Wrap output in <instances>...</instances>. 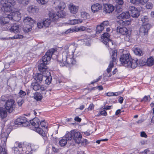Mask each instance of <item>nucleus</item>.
I'll list each match as a JSON object with an SVG mask.
<instances>
[{"instance_id":"5701e85b","label":"nucleus","mask_w":154,"mask_h":154,"mask_svg":"<svg viewBox=\"0 0 154 154\" xmlns=\"http://www.w3.org/2000/svg\"><path fill=\"white\" fill-rule=\"evenodd\" d=\"M9 15L7 17H0V23L2 25H4L7 23H9L8 20H11V19L8 18Z\"/></svg>"},{"instance_id":"37998d69","label":"nucleus","mask_w":154,"mask_h":154,"mask_svg":"<svg viewBox=\"0 0 154 154\" xmlns=\"http://www.w3.org/2000/svg\"><path fill=\"white\" fill-rule=\"evenodd\" d=\"M113 66L114 64L113 63V62L110 61L108 67L106 69L107 72L108 73H109L111 71L112 69Z\"/></svg>"},{"instance_id":"7c9ffc66","label":"nucleus","mask_w":154,"mask_h":154,"mask_svg":"<svg viewBox=\"0 0 154 154\" xmlns=\"http://www.w3.org/2000/svg\"><path fill=\"white\" fill-rule=\"evenodd\" d=\"M44 79H45V83L48 85H49L51 83L52 78L51 75H48L47 74H45Z\"/></svg>"},{"instance_id":"e433bc0d","label":"nucleus","mask_w":154,"mask_h":154,"mask_svg":"<svg viewBox=\"0 0 154 154\" xmlns=\"http://www.w3.org/2000/svg\"><path fill=\"white\" fill-rule=\"evenodd\" d=\"M67 140L66 139L62 138L59 141V145L61 146H64L66 145L67 142Z\"/></svg>"},{"instance_id":"09e8293b","label":"nucleus","mask_w":154,"mask_h":154,"mask_svg":"<svg viewBox=\"0 0 154 154\" xmlns=\"http://www.w3.org/2000/svg\"><path fill=\"white\" fill-rule=\"evenodd\" d=\"M146 7L148 9H151L153 8V5L152 3L149 2L146 3Z\"/></svg>"},{"instance_id":"6e6552de","label":"nucleus","mask_w":154,"mask_h":154,"mask_svg":"<svg viewBox=\"0 0 154 154\" xmlns=\"http://www.w3.org/2000/svg\"><path fill=\"white\" fill-rule=\"evenodd\" d=\"M15 125H21L24 127L28 126L29 122L27 120V119L24 117H20L17 119L15 121Z\"/></svg>"},{"instance_id":"c03bdc74","label":"nucleus","mask_w":154,"mask_h":154,"mask_svg":"<svg viewBox=\"0 0 154 154\" xmlns=\"http://www.w3.org/2000/svg\"><path fill=\"white\" fill-rule=\"evenodd\" d=\"M121 92H116V93H114L113 92H108L106 94L107 96L110 97L112 96H117L119 94H120Z\"/></svg>"},{"instance_id":"a19ab883","label":"nucleus","mask_w":154,"mask_h":154,"mask_svg":"<svg viewBox=\"0 0 154 154\" xmlns=\"http://www.w3.org/2000/svg\"><path fill=\"white\" fill-rule=\"evenodd\" d=\"M17 1L19 4L23 5H28L29 2V0H17Z\"/></svg>"},{"instance_id":"a18cd8bd","label":"nucleus","mask_w":154,"mask_h":154,"mask_svg":"<svg viewBox=\"0 0 154 154\" xmlns=\"http://www.w3.org/2000/svg\"><path fill=\"white\" fill-rule=\"evenodd\" d=\"M141 21L143 23L147 22L149 21L148 16H141Z\"/></svg>"},{"instance_id":"20e7f679","label":"nucleus","mask_w":154,"mask_h":154,"mask_svg":"<svg viewBox=\"0 0 154 154\" xmlns=\"http://www.w3.org/2000/svg\"><path fill=\"white\" fill-rule=\"evenodd\" d=\"M9 134L7 132L2 133L1 134V143L0 144V154H8L6 149V142Z\"/></svg>"},{"instance_id":"4468645a","label":"nucleus","mask_w":154,"mask_h":154,"mask_svg":"<svg viewBox=\"0 0 154 154\" xmlns=\"http://www.w3.org/2000/svg\"><path fill=\"white\" fill-rule=\"evenodd\" d=\"M73 134V139L76 143L79 144L81 142V140L82 139L81 134L79 132L74 130Z\"/></svg>"},{"instance_id":"473e14b6","label":"nucleus","mask_w":154,"mask_h":154,"mask_svg":"<svg viewBox=\"0 0 154 154\" xmlns=\"http://www.w3.org/2000/svg\"><path fill=\"white\" fill-rule=\"evenodd\" d=\"M146 63L147 65L149 66L153 65L154 64V59L152 57H150L148 59Z\"/></svg>"},{"instance_id":"58836bf2","label":"nucleus","mask_w":154,"mask_h":154,"mask_svg":"<svg viewBox=\"0 0 154 154\" xmlns=\"http://www.w3.org/2000/svg\"><path fill=\"white\" fill-rule=\"evenodd\" d=\"M97 89L99 91H101L103 89V87H93L91 88H86L84 89V90L85 91H88L87 93H88L89 92L91 91V90H96Z\"/></svg>"},{"instance_id":"9d476101","label":"nucleus","mask_w":154,"mask_h":154,"mask_svg":"<svg viewBox=\"0 0 154 154\" xmlns=\"http://www.w3.org/2000/svg\"><path fill=\"white\" fill-rule=\"evenodd\" d=\"M39 65L38 66V68L39 71L42 73L44 72L45 74L48 75H50V72L48 70V67L46 65L48 64H45L44 63H41L38 62Z\"/></svg>"},{"instance_id":"f03ea898","label":"nucleus","mask_w":154,"mask_h":154,"mask_svg":"<svg viewBox=\"0 0 154 154\" xmlns=\"http://www.w3.org/2000/svg\"><path fill=\"white\" fill-rule=\"evenodd\" d=\"M120 60L123 66L133 69L137 67L139 62L138 60L132 59L129 54H123L120 57Z\"/></svg>"},{"instance_id":"0e129e2a","label":"nucleus","mask_w":154,"mask_h":154,"mask_svg":"<svg viewBox=\"0 0 154 154\" xmlns=\"http://www.w3.org/2000/svg\"><path fill=\"white\" fill-rule=\"evenodd\" d=\"M140 136L141 137H144L146 138L147 137L146 133L144 131H142L141 132Z\"/></svg>"},{"instance_id":"1a4fd4ad","label":"nucleus","mask_w":154,"mask_h":154,"mask_svg":"<svg viewBox=\"0 0 154 154\" xmlns=\"http://www.w3.org/2000/svg\"><path fill=\"white\" fill-rule=\"evenodd\" d=\"M21 17L20 12L19 11H16L9 14L8 18L11 19V20L18 21L20 19Z\"/></svg>"},{"instance_id":"13d9d810","label":"nucleus","mask_w":154,"mask_h":154,"mask_svg":"<svg viewBox=\"0 0 154 154\" xmlns=\"http://www.w3.org/2000/svg\"><path fill=\"white\" fill-rule=\"evenodd\" d=\"M24 101L23 100H19L17 101V104L19 106H21L24 103Z\"/></svg>"},{"instance_id":"2eb2a0df","label":"nucleus","mask_w":154,"mask_h":154,"mask_svg":"<svg viewBox=\"0 0 154 154\" xmlns=\"http://www.w3.org/2000/svg\"><path fill=\"white\" fill-rule=\"evenodd\" d=\"M50 20L52 21H56L59 18V17H62L60 15H58L57 13L56 14L54 11H50L49 13Z\"/></svg>"},{"instance_id":"aec40b11","label":"nucleus","mask_w":154,"mask_h":154,"mask_svg":"<svg viewBox=\"0 0 154 154\" xmlns=\"http://www.w3.org/2000/svg\"><path fill=\"white\" fill-rule=\"evenodd\" d=\"M31 124L34 126L35 128H38L39 126L40 121L37 118H35L30 121Z\"/></svg>"},{"instance_id":"f3484780","label":"nucleus","mask_w":154,"mask_h":154,"mask_svg":"<svg viewBox=\"0 0 154 154\" xmlns=\"http://www.w3.org/2000/svg\"><path fill=\"white\" fill-rule=\"evenodd\" d=\"M102 7V6L101 5L98 3H97L92 5L91 6V9L92 12L95 13L101 9Z\"/></svg>"},{"instance_id":"603ef678","label":"nucleus","mask_w":154,"mask_h":154,"mask_svg":"<svg viewBox=\"0 0 154 154\" xmlns=\"http://www.w3.org/2000/svg\"><path fill=\"white\" fill-rule=\"evenodd\" d=\"M109 22L108 21H105L102 22L101 23V24L103 26H104V28L105 26H107L109 25Z\"/></svg>"},{"instance_id":"39448f33","label":"nucleus","mask_w":154,"mask_h":154,"mask_svg":"<svg viewBox=\"0 0 154 154\" xmlns=\"http://www.w3.org/2000/svg\"><path fill=\"white\" fill-rule=\"evenodd\" d=\"M116 31L122 35H125L124 37L125 40L126 41H129L130 39L131 33L128 32L127 29L125 27H117Z\"/></svg>"},{"instance_id":"de8ad7c7","label":"nucleus","mask_w":154,"mask_h":154,"mask_svg":"<svg viewBox=\"0 0 154 154\" xmlns=\"http://www.w3.org/2000/svg\"><path fill=\"white\" fill-rule=\"evenodd\" d=\"M58 15H60L62 17H64L66 16V13L65 12L63 11V10H60L58 11L57 12Z\"/></svg>"},{"instance_id":"ddd939ff","label":"nucleus","mask_w":154,"mask_h":154,"mask_svg":"<svg viewBox=\"0 0 154 154\" xmlns=\"http://www.w3.org/2000/svg\"><path fill=\"white\" fill-rule=\"evenodd\" d=\"M7 30L11 32H13L15 33H18L20 32L21 31V28L19 27L18 25H14L11 27H8L7 28Z\"/></svg>"},{"instance_id":"dca6fc26","label":"nucleus","mask_w":154,"mask_h":154,"mask_svg":"<svg viewBox=\"0 0 154 154\" xmlns=\"http://www.w3.org/2000/svg\"><path fill=\"white\" fill-rule=\"evenodd\" d=\"M103 10L107 13H110L112 12L114 10V7L112 5L106 4L104 5Z\"/></svg>"},{"instance_id":"8fccbe9b","label":"nucleus","mask_w":154,"mask_h":154,"mask_svg":"<svg viewBox=\"0 0 154 154\" xmlns=\"http://www.w3.org/2000/svg\"><path fill=\"white\" fill-rule=\"evenodd\" d=\"M37 1L42 5H45L48 2V0H37Z\"/></svg>"},{"instance_id":"c85d7f7f","label":"nucleus","mask_w":154,"mask_h":154,"mask_svg":"<svg viewBox=\"0 0 154 154\" xmlns=\"http://www.w3.org/2000/svg\"><path fill=\"white\" fill-rule=\"evenodd\" d=\"M37 9V7L31 6L28 8V11L29 13H36Z\"/></svg>"},{"instance_id":"c756f323","label":"nucleus","mask_w":154,"mask_h":154,"mask_svg":"<svg viewBox=\"0 0 154 154\" xmlns=\"http://www.w3.org/2000/svg\"><path fill=\"white\" fill-rule=\"evenodd\" d=\"M134 52L136 55L139 56H142L143 54V52L139 48H136L134 50Z\"/></svg>"},{"instance_id":"ea45409f","label":"nucleus","mask_w":154,"mask_h":154,"mask_svg":"<svg viewBox=\"0 0 154 154\" xmlns=\"http://www.w3.org/2000/svg\"><path fill=\"white\" fill-rule=\"evenodd\" d=\"M66 7V5L63 2H60L59 5L58 6V8L59 10H63Z\"/></svg>"},{"instance_id":"cd10ccee","label":"nucleus","mask_w":154,"mask_h":154,"mask_svg":"<svg viewBox=\"0 0 154 154\" xmlns=\"http://www.w3.org/2000/svg\"><path fill=\"white\" fill-rule=\"evenodd\" d=\"M104 29V26L101 24L97 26L96 28V33L99 34L101 33Z\"/></svg>"},{"instance_id":"b1692460","label":"nucleus","mask_w":154,"mask_h":154,"mask_svg":"<svg viewBox=\"0 0 154 154\" xmlns=\"http://www.w3.org/2000/svg\"><path fill=\"white\" fill-rule=\"evenodd\" d=\"M23 22L24 24L34 23V21L29 17H24Z\"/></svg>"},{"instance_id":"bf43d9fd","label":"nucleus","mask_w":154,"mask_h":154,"mask_svg":"<svg viewBox=\"0 0 154 154\" xmlns=\"http://www.w3.org/2000/svg\"><path fill=\"white\" fill-rule=\"evenodd\" d=\"M73 29H71V28L68 29L65 32V34H67L69 33L72 32L74 31Z\"/></svg>"},{"instance_id":"4d7b16f0","label":"nucleus","mask_w":154,"mask_h":154,"mask_svg":"<svg viewBox=\"0 0 154 154\" xmlns=\"http://www.w3.org/2000/svg\"><path fill=\"white\" fill-rule=\"evenodd\" d=\"M116 2L120 5H122L124 3L123 0H116Z\"/></svg>"},{"instance_id":"7ed1b4c3","label":"nucleus","mask_w":154,"mask_h":154,"mask_svg":"<svg viewBox=\"0 0 154 154\" xmlns=\"http://www.w3.org/2000/svg\"><path fill=\"white\" fill-rule=\"evenodd\" d=\"M110 35L107 32L103 34L101 37L100 40L106 47L110 49H112L114 48L115 44L110 39Z\"/></svg>"},{"instance_id":"49530a36","label":"nucleus","mask_w":154,"mask_h":154,"mask_svg":"<svg viewBox=\"0 0 154 154\" xmlns=\"http://www.w3.org/2000/svg\"><path fill=\"white\" fill-rule=\"evenodd\" d=\"M45 87H39L40 89L42 91V94H46V93L48 92V91H51V90L50 89H47V88H45Z\"/></svg>"},{"instance_id":"393cba45","label":"nucleus","mask_w":154,"mask_h":154,"mask_svg":"<svg viewBox=\"0 0 154 154\" xmlns=\"http://www.w3.org/2000/svg\"><path fill=\"white\" fill-rule=\"evenodd\" d=\"M0 116L2 118H5L7 116V113L5 108L0 107Z\"/></svg>"},{"instance_id":"e2e57ef3","label":"nucleus","mask_w":154,"mask_h":154,"mask_svg":"<svg viewBox=\"0 0 154 154\" xmlns=\"http://www.w3.org/2000/svg\"><path fill=\"white\" fill-rule=\"evenodd\" d=\"M20 97H22L25 96L26 95V93L25 92L21 90L20 92Z\"/></svg>"},{"instance_id":"c9c22d12","label":"nucleus","mask_w":154,"mask_h":154,"mask_svg":"<svg viewBox=\"0 0 154 154\" xmlns=\"http://www.w3.org/2000/svg\"><path fill=\"white\" fill-rule=\"evenodd\" d=\"M118 23L121 25L122 26H127L129 24L130 22L126 20H125V21L122 20H120L118 22Z\"/></svg>"},{"instance_id":"4be33fe9","label":"nucleus","mask_w":154,"mask_h":154,"mask_svg":"<svg viewBox=\"0 0 154 154\" xmlns=\"http://www.w3.org/2000/svg\"><path fill=\"white\" fill-rule=\"evenodd\" d=\"M73 134H74V130H72L70 132H68L66 133L65 138H66L67 141L71 140L72 137L73 138Z\"/></svg>"},{"instance_id":"69168bd1","label":"nucleus","mask_w":154,"mask_h":154,"mask_svg":"<svg viewBox=\"0 0 154 154\" xmlns=\"http://www.w3.org/2000/svg\"><path fill=\"white\" fill-rule=\"evenodd\" d=\"M100 113L101 115L106 116L107 115V113L106 111L103 110L100 112Z\"/></svg>"},{"instance_id":"6e6d98bb","label":"nucleus","mask_w":154,"mask_h":154,"mask_svg":"<svg viewBox=\"0 0 154 154\" xmlns=\"http://www.w3.org/2000/svg\"><path fill=\"white\" fill-rule=\"evenodd\" d=\"M23 38V35H19V34L14 35V38H15V39L22 38Z\"/></svg>"},{"instance_id":"774afa93","label":"nucleus","mask_w":154,"mask_h":154,"mask_svg":"<svg viewBox=\"0 0 154 154\" xmlns=\"http://www.w3.org/2000/svg\"><path fill=\"white\" fill-rule=\"evenodd\" d=\"M40 125L42 127H45L46 124L44 121H42L40 123Z\"/></svg>"},{"instance_id":"864d4df0","label":"nucleus","mask_w":154,"mask_h":154,"mask_svg":"<svg viewBox=\"0 0 154 154\" xmlns=\"http://www.w3.org/2000/svg\"><path fill=\"white\" fill-rule=\"evenodd\" d=\"M37 26L39 28H42L44 26V23L43 21H39L37 23Z\"/></svg>"},{"instance_id":"f704fd0d","label":"nucleus","mask_w":154,"mask_h":154,"mask_svg":"<svg viewBox=\"0 0 154 154\" xmlns=\"http://www.w3.org/2000/svg\"><path fill=\"white\" fill-rule=\"evenodd\" d=\"M82 22L81 19H74L70 21L69 23L71 25H73L76 24L80 23Z\"/></svg>"},{"instance_id":"423d86ee","label":"nucleus","mask_w":154,"mask_h":154,"mask_svg":"<svg viewBox=\"0 0 154 154\" xmlns=\"http://www.w3.org/2000/svg\"><path fill=\"white\" fill-rule=\"evenodd\" d=\"M45 75V73H42V74L38 73L34 76V79L35 80V81L32 83V87H39L40 86L39 82H40L44 79Z\"/></svg>"},{"instance_id":"f8f14e48","label":"nucleus","mask_w":154,"mask_h":154,"mask_svg":"<svg viewBox=\"0 0 154 154\" xmlns=\"http://www.w3.org/2000/svg\"><path fill=\"white\" fill-rule=\"evenodd\" d=\"M150 28V25L149 23L144 24L140 27V32L141 33L147 34Z\"/></svg>"},{"instance_id":"052dcab7","label":"nucleus","mask_w":154,"mask_h":154,"mask_svg":"<svg viewBox=\"0 0 154 154\" xmlns=\"http://www.w3.org/2000/svg\"><path fill=\"white\" fill-rule=\"evenodd\" d=\"M13 150H14L15 154H18L19 153V149L18 147H14L13 148Z\"/></svg>"},{"instance_id":"3c124183","label":"nucleus","mask_w":154,"mask_h":154,"mask_svg":"<svg viewBox=\"0 0 154 154\" xmlns=\"http://www.w3.org/2000/svg\"><path fill=\"white\" fill-rule=\"evenodd\" d=\"M87 143V140L86 139H82L81 140V142L79 143H81V144L85 146L86 145Z\"/></svg>"},{"instance_id":"338daca9","label":"nucleus","mask_w":154,"mask_h":154,"mask_svg":"<svg viewBox=\"0 0 154 154\" xmlns=\"http://www.w3.org/2000/svg\"><path fill=\"white\" fill-rule=\"evenodd\" d=\"M116 11L117 12H119L122 11V8L121 6H117L116 7Z\"/></svg>"},{"instance_id":"4c0bfd02","label":"nucleus","mask_w":154,"mask_h":154,"mask_svg":"<svg viewBox=\"0 0 154 154\" xmlns=\"http://www.w3.org/2000/svg\"><path fill=\"white\" fill-rule=\"evenodd\" d=\"M51 20L48 18L43 20L42 21L44 23V26L46 27H48L51 23Z\"/></svg>"},{"instance_id":"0eeeda50","label":"nucleus","mask_w":154,"mask_h":154,"mask_svg":"<svg viewBox=\"0 0 154 154\" xmlns=\"http://www.w3.org/2000/svg\"><path fill=\"white\" fill-rule=\"evenodd\" d=\"M14 101L12 99H10L7 100L5 104V107L8 112H11L15 107Z\"/></svg>"},{"instance_id":"412c9836","label":"nucleus","mask_w":154,"mask_h":154,"mask_svg":"<svg viewBox=\"0 0 154 154\" xmlns=\"http://www.w3.org/2000/svg\"><path fill=\"white\" fill-rule=\"evenodd\" d=\"M130 16V13L128 11L123 12L118 16V18L120 19H128Z\"/></svg>"},{"instance_id":"2f4dec72","label":"nucleus","mask_w":154,"mask_h":154,"mask_svg":"<svg viewBox=\"0 0 154 154\" xmlns=\"http://www.w3.org/2000/svg\"><path fill=\"white\" fill-rule=\"evenodd\" d=\"M117 51L116 50H114L112 51L111 56V57L112 59V60L110 61H112L113 63L115 62L117 57Z\"/></svg>"},{"instance_id":"72a5a7b5","label":"nucleus","mask_w":154,"mask_h":154,"mask_svg":"<svg viewBox=\"0 0 154 154\" xmlns=\"http://www.w3.org/2000/svg\"><path fill=\"white\" fill-rule=\"evenodd\" d=\"M81 16L84 20H86L90 18L89 14L87 12L82 11L81 12Z\"/></svg>"},{"instance_id":"5fc2aeb1","label":"nucleus","mask_w":154,"mask_h":154,"mask_svg":"<svg viewBox=\"0 0 154 154\" xmlns=\"http://www.w3.org/2000/svg\"><path fill=\"white\" fill-rule=\"evenodd\" d=\"M150 99V97L149 96H145L141 100V101H144V102H146L148 100H149Z\"/></svg>"},{"instance_id":"6ab92c4d","label":"nucleus","mask_w":154,"mask_h":154,"mask_svg":"<svg viewBox=\"0 0 154 154\" xmlns=\"http://www.w3.org/2000/svg\"><path fill=\"white\" fill-rule=\"evenodd\" d=\"M33 26L34 23L25 24L23 28V31L24 32H28L32 30Z\"/></svg>"},{"instance_id":"79ce46f5","label":"nucleus","mask_w":154,"mask_h":154,"mask_svg":"<svg viewBox=\"0 0 154 154\" xmlns=\"http://www.w3.org/2000/svg\"><path fill=\"white\" fill-rule=\"evenodd\" d=\"M36 128V131L37 132L43 136H45V132L41 128H39V127H38V128Z\"/></svg>"},{"instance_id":"680f3d73","label":"nucleus","mask_w":154,"mask_h":154,"mask_svg":"<svg viewBox=\"0 0 154 154\" xmlns=\"http://www.w3.org/2000/svg\"><path fill=\"white\" fill-rule=\"evenodd\" d=\"M78 29L79 31H82L86 29V28L83 26H81L78 28Z\"/></svg>"},{"instance_id":"f257e3e1","label":"nucleus","mask_w":154,"mask_h":154,"mask_svg":"<svg viewBox=\"0 0 154 154\" xmlns=\"http://www.w3.org/2000/svg\"><path fill=\"white\" fill-rule=\"evenodd\" d=\"M76 47L74 45H71L69 47V50L71 52V55H70L69 52H64L63 53L62 58L59 59V57L57 56V50L53 48L49 49L43 56L42 60L39 61L41 63H44L45 64H49L51 57L53 59L57 58L59 62L60 65L62 66H69L71 64L74 63V61L73 58V54Z\"/></svg>"},{"instance_id":"a878e982","label":"nucleus","mask_w":154,"mask_h":154,"mask_svg":"<svg viewBox=\"0 0 154 154\" xmlns=\"http://www.w3.org/2000/svg\"><path fill=\"white\" fill-rule=\"evenodd\" d=\"M130 2L134 4L139 5V4L143 5L145 2L143 0H130Z\"/></svg>"},{"instance_id":"bb28decb","label":"nucleus","mask_w":154,"mask_h":154,"mask_svg":"<svg viewBox=\"0 0 154 154\" xmlns=\"http://www.w3.org/2000/svg\"><path fill=\"white\" fill-rule=\"evenodd\" d=\"M33 97L37 101H40L42 98V97L41 93L38 92L34 94Z\"/></svg>"},{"instance_id":"a211bd4d","label":"nucleus","mask_w":154,"mask_h":154,"mask_svg":"<svg viewBox=\"0 0 154 154\" xmlns=\"http://www.w3.org/2000/svg\"><path fill=\"white\" fill-rule=\"evenodd\" d=\"M69 8L71 13L75 14L77 12L79 7L72 4H70L69 6Z\"/></svg>"},{"instance_id":"9b49d317","label":"nucleus","mask_w":154,"mask_h":154,"mask_svg":"<svg viewBox=\"0 0 154 154\" xmlns=\"http://www.w3.org/2000/svg\"><path fill=\"white\" fill-rule=\"evenodd\" d=\"M129 9L131 16L133 17L137 18L140 15L139 11L134 7L130 6Z\"/></svg>"}]
</instances>
